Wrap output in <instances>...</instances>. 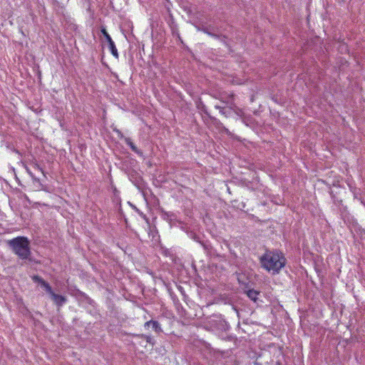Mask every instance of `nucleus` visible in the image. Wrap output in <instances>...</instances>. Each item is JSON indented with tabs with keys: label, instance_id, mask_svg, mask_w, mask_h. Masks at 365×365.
Segmentation results:
<instances>
[{
	"label": "nucleus",
	"instance_id": "nucleus-1",
	"mask_svg": "<svg viewBox=\"0 0 365 365\" xmlns=\"http://www.w3.org/2000/svg\"><path fill=\"white\" fill-rule=\"evenodd\" d=\"M261 267L273 275L278 274L287 264L284 255L278 250H266L259 257Z\"/></svg>",
	"mask_w": 365,
	"mask_h": 365
},
{
	"label": "nucleus",
	"instance_id": "nucleus-2",
	"mask_svg": "<svg viewBox=\"0 0 365 365\" xmlns=\"http://www.w3.org/2000/svg\"><path fill=\"white\" fill-rule=\"evenodd\" d=\"M13 252L21 259H27L31 255L30 242L26 237H17L9 242Z\"/></svg>",
	"mask_w": 365,
	"mask_h": 365
},
{
	"label": "nucleus",
	"instance_id": "nucleus-3",
	"mask_svg": "<svg viewBox=\"0 0 365 365\" xmlns=\"http://www.w3.org/2000/svg\"><path fill=\"white\" fill-rule=\"evenodd\" d=\"M101 31L102 34L104 36V37L106 38V39L107 40V41L108 43V46H109V48H110L111 54L115 58H118V50H117V48L115 47V43L112 40L110 36L107 32V31H106L105 27H102L101 29Z\"/></svg>",
	"mask_w": 365,
	"mask_h": 365
},
{
	"label": "nucleus",
	"instance_id": "nucleus-4",
	"mask_svg": "<svg viewBox=\"0 0 365 365\" xmlns=\"http://www.w3.org/2000/svg\"><path fill=\"white\" fill-rule=\"evenodd\" d=\"M31 278L34 282L38 283L42 287H43L50 295L53 293V290L50 284L43 279H42L40 276L34 275L32 276Z\"/></svg>",
	"mask_w": 365,
	"mask_h": 365
},
{
	"label": "nucleus",
	"instance_id": "nucleus-5",
	"mask_svg": "<svg viewBox=\"0 0 365 365\" xmlns=\"http://www.w3.org/2000/svg\"><path fill=\"white\" fill-rule=\"evenodd\" d=\"M52 299L58 307H61L66 302V298L62 295L57 294L53 292L51 294Z\"/></svg>",
	"mask_w": 365,
	"mask_h": 365
},
{
	"label": "nucleus",
	"instance_id": "nucleus-6",
	"mask_svg": "<svg viewBox=\"0 0 365 365\" xmlns=\"http://www.w3.org/2000/svg\"><path fill=\"white\" fill-rule=\"evenodd\" d=\"M150 325H151V327H153L155 332L159 333L162 331L160 324L157 321L150 320L144 324L145 327H148Z\"/></svg>",
	"mask_w": 365,
	"mask_h": 365
},
{
	"label": "nucleus",
	"instance_id": "nucleus-7",
	"mask_svg": "<svg viewBox=\"0 0 365 365\" xmlns=\"http://www.w3.org/2000/svg\"><path fill=\"white\" fill-rule=\"evenodd\" d=\"M247 297L252 301L256 302L259 294V292L255 289H249L247 291Z\"/></svg>",
	"mask_w": 365,
	"mask_h": 365
},
{
	"label": "nucleus",
	"instance_id": "nucleus-8",
	"mask_svg": "<svg viewBox=\"0 0 365 365\" xmlns=\"http://www.w3.org/2000/svg\"><path fill=\"white\" fill-rule=\"evenodd\" d=\"M32 166H33V168H34V170H38V171H40L41 173H43V174L44 175V173H43V170L42 168H41V167L38 163H33V164H32Z\"/></svg>",
	"mask_w": 365,
	"mask_h": 365
},
{
	"label": "nucleus",
	"instance_id": "nucleus-9",
	"mask_svg": "<svg viewBox=\"0 0 365 365\" xmlns=\"http://www.w3.org/2000/svg\"><path fill=\"white\" fill-rule=\"evenodd\" d=\"M139 336H140V338H143V339H146V341H147L148 342H149V343H150V341H151V337H150V336H148V335H145V334H141V335H140Z\"/></svg>",
	"mask_w": 365,
	"mask_h": 365
},
{
	"label": "nucleus",
	"instance_id": "nucleus-10",
	"mask_svg": "<svg viewBox=\"0 0 365 365\" xmlns=\"http://www.w3.org/2000/svg\"><path fill=\"white\" fill-rule=\"evenodd\" d=\"M341 50L342 51L344 50L345 51H346L348 50L346 44L343 43V44L341 45Z\"/></svg>",
	"mask_w": 365,
	"mask_h": 365
},
{
	"label": "nucleus",
	"instance_id": "nucleus-11",
	"mask_svg": "<svg viewBox=\"0 0 365 365\" xmlns=\"http://www.w3.org/2000/svg\"><path fill=\"white\" fill-rule=\"evenodd\" d=\"M237 114L239 115L240 116H242V114H243V112L241 109H238V111L237 112Z\"/></svg>",
	"mask_w": 365,
	"mask_h": 365
},
{
	"label": "nucleus",
	"instance_id": "nucleus-12",
	"mask_svg": "<svg viewBox=\"0 0 365 365\" xmlns=\"http://www.w3.org/2000/svg\"><path fill=\"white\" fill-rule=\"evenodd\" d=\"M130 147L133 150H135V147L133 144H130Z\"/></svg>",
	"mask_w": 365,
	"mask_h": 365
}]
</instances>
